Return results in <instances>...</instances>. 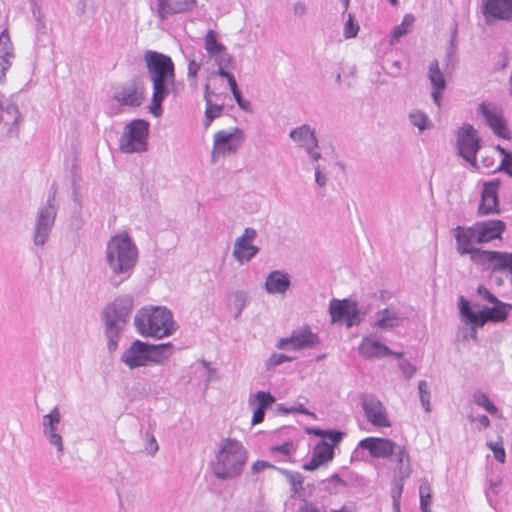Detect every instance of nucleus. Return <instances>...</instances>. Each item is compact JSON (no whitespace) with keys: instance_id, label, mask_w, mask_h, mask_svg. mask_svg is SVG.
<instances>
[{"instance_id":"1","label":"nucleus","mask_w":512,"mask_h":512,"mask_svg":"<svg viewBox=\"0 0 512 512\" xmlns=\"http://www.w3.org/2000/svg\"><path fill=\"white\" fill-rule=\"evenodd\" d=\"M144 60L153 88L149 110L158 117L162 113V102L174 86L175 65L170 56L152 50L145 52Z\"/></svg>"},{"instance_id":"49","label":"nucleus","mask_w":512,"mask_h":512,"mask_svg":"<svg viewBox=\"0 0 512 512\" xmlns=\"http://www.w3.org/2000/svg\"><path fill=\"white\" fill-rule=\"evenodd\" d=\"M292 360H294V358L290 357L286 354L274 353L269 357L267 366H268V368H272V367L282 364L283 362L292 361Z\"/></svg>"},{"instance_id":"48","label":"nucleus","mask_w":512,"mask_h":512,"mask_svg":"<svg viewBox=\"0 0 512 512\" xmlns=\"http://www.w3.org/2000/svg\"><path fill=\"white\" fill-rule=\"evenodd\" d=\"M359 31V26L354 22L353 16L350 14L344 26L345 38H354Z\"/></svg>"},{"instance_id":"51","label":"nucleus","mask_w":512,"mask_h":512,"mask_svg":"<svg viewBox=\"0 0 512 512\" xmlns=\"http://www.w3.org/2000/svg\"><path fill=\"white\" fill-rule=\"evenodd\" d=\"M477 292L483 299L492 304H498L501 302L486 287L482 285L477 288Z\"/></svg>"},{"instance_id":"25","label":"nucleus","mask_w":512,"mask_h":512,"mask_svg":"<svg viewBox=\"0 0 512 512\" xmlns=\"http://www.w3.org/2000/svg\"><path fill=\"white\" fill-rule=\"evenodd\" d=\"M232 66H233V63L232 64L221 63L220 68L218 70V74L227 80L230 90H231L238 106L241 109L248 111V110H250V106H251L250 102L247 100H244L242 98L241 92L238 88V85H237V82H236L234 76L227 71V69L232 68Z\"/></svg>"},{"instance_id":"63","label":"nucleus","mask_w":512,"mask_h":512,"mask_svg":"<svg viewBox=\"0 0 512 512\" xmlns=\"http://www.w3.org/2000/svg\"><path fill=\"white\" fill-rule=\"evenodd\" d=\"M390 3H391L393 6H397V5H398V0H390Z\"/></svg>"},{"instance_id":"39","label":"nucleus","mask_w":512,"mask_h":512,"mask_svg":"<svg viewBox=\"0 0 512 512\" xmlns=\"http://www.w3.org/2000/svg\"><path fill=\"white\" fill-rule=\"evenodd\" d=\"M295 452V447L292 442H285L278 446L271 447L272 454H281V461H289L292 454Z\"/></svg>"},{"instance_id":"5","label":"nucleus","mask_w":512,"mask_h":512,"mask_svg":"<svg viewBox=\"0 0 512 512\" xmlns=\"http://www.w3.org/2000/svg\"><path fill=\"white\" fill-rule=\"evenodd\" d=\"M244 139L245 134L238 127L217 131L213 136L212 160L216 161L222 156L237 152Z\"/></svg>"},{"instance_id":"32","label":"nucleus","mask_w":512,"mask_h":512,"mask_svg":"<svg viewBox=\"0 0 512 512\" xmlns=\"http://www.w3.org/2000/svg\"><path fill=\"white\" fill-rule=\"evenodd\" d=\"M402 318L400 315L389 308H386L378 313L377 326L381 328H392L398 326Z\"/></svg>"},{"instance_id":"2","label":"nucleus","mask_w":512,"mask_h":512,"mask_svg":"<svg viewBox=\"0 0 512 512\" xmlns=\"http://www.w3.org/2000/svg\"><path fill=\"white\" fill-rule=\"evenodd\" d=\"M248 460V453L242 443L233 438L224 439L219 445L211 470L215 477L230 480L239 476Z\"/></svg>"},{"instance_id":"35","label":"nucleus","mask_w":512,"mask_h":512,"mask_svg":"<svg viewBox=\"0 0 512 512\" xmlns=\"http://www.w3.org/2000/svg\"><path fill=\"white\" fill-rule=\"evenodd\" d=\"M420 509L422 512H431L432 504V488L427 480H423L419 487Z\"/></svg>"},{"instance_id":"52","label":"nucleus","mask_w":512,"mask_h":512,"mask_svg":"<svg viewBox=\"0 0 512 512\" xmlns=\"http://www.w3.org/2000/svg\"><path fill=\"white\" fill-rule=\"evenodd\" d=\"M49 435V441L52 445L56 446L59 451H62V438L55 431L47 432Z\"/></svg>"},{"instance_id":"59","label":"nucleus","mask_w":512,"mask_h":512,"mask_svg":"<svg viewBox=\"0 0 512 512\" xmlns=\"http://www.w3.org/2000/svg\"><path fill=\"white\" fill-rule=\"evenodd\" d=\"M477 421L479 422V424L484 427V428H487L489 425H490V420L489 418L486 416V415H481Z\"/></svg>"},{"instance_id":"26","label":"nucleus","mask_w":512,"mask_h":512,"mask_svg":"<svg viewBox=\"0 0 512 512\" xmlns=\"http://www.w3.org/2000/svg\"><path fill=\"white\" fill-rule=\"evenodd\" d=\"M479 317V326H483L487 322H503L508 317L507 303L494 304V307L480 311Z\"/></svg>"},{"instance_id":"19","label":"nucleus","mask_w":512,"mask_h":512,"mask_svg":"<svg viewBox=\"0 0 512 512\" xmlns=\"http://www.w3.org/2000/svg\"><path fill=\"white\" fill-rule=\"evenodd\" d=\"M204 48L210 58H214L220 68L221 63L232 64V59L226 47L217 40V33L209 30L204 37Z\"/></svg>"},{"instance_id":"41","label":"nucleus","mask_w":512,"mask_h":512,"mask_svg":"<svg viewBox=\"0 0 512 512\" xmlns=\"http://www.w3.org/2000/svg\"><path fill=\"white\" fill-rule=\"evenodd\" d=\"M60 422V414L57 408H54L49 414L43 418L45 432L56 431V425Z\"/></svg>"},{"instance_id":"36","label":"nucleus","mask_w":512,"mask_h":512,"mask_svg":"<svg viewBox=\"0 0 512 512\" xmlns=\"http://www.w3.org/2000/svg\"><path fill=\"white\" fill-rule=\"evenodd\" d=\"M275 402V398L268 392L259 391L255 393L249 399V404L251 406H255L256 408H261L263 410L271 407Z\"/></svg>"},{"instance_id":"56","label":"nucleus","mask_w":512,"mask_h":512,"mask_svg":"<svg viewBox=\"0 0 512 512\" xmlns=\"http://www.w3.org/2000/svg\"><path fill=\"white\" fill-rule=\"evenodd\" d=\"M269 467H272V465L264 460H257L253 465H252V470L254 472H260L266 468H269Z\"/></svg>"},{"instance_id":"31","label":"nucleus","mask_w":512,"mask_h":512,"mask_svg":"<svg viewBox=\"0 0 512 512\" xmlns=\"http://www.w3.org/2000/svg\"><path fill=\"white\" fill-rule=\"evenodd\" d=\"M494 250L477 249L470 255L473 264L482 270H493Z\"/></svg>"},{"instance_id":"47","label":"nucleus","mask_w":512,"mask_h":512,"mask_svg":"<svg viewBox=\"0 0 512 512\" xmlns=\"http://www.w3.org/2000/svg\"><path fill=\"white\" fill-rule=\"evenodd\" d=\"M487 445L493 451L494 457L500 463H504L505 462L506 453H505V450H504V447H503L502 440H500L499 442H496V443L490 442Z\"/></svg>"},{"instance_id":"50","label":"nucleus","mask_w":512,"mask_h":512,"mask_svg":"<svg viewBox=\"0 0 512 512\" xmlns=\"http://www.w3.org/2000/svg\"><path fill=\"white\" fill-rule=\"evenodd\" d=\"M313 433L318 436H323V437L328 438L334 444H337L342 437V433L337 432V431H327L326 432V431H322L320 429H315V430H313Z\"/></svg>"},{"instance_id":"46","label":"nucleus","mask_w":512,"mask_h":512,"mask_svg":"<svg viewBox=\"0 0 512 512\" xmlns=\"http://www.w3.org/2000/svg\"><path fill=\"white\" fill-rule=\"evenodd\" d=\"M475 402L477 405L483 407L490 414H496L498 412L497 407L485 394L478 395L475 399Z\"/></svg>"},{"instance_id":"27","label":"nucleus","mask_w":512,"mask_h":512,"mask_svg":"<svg viewBox=\"0 0 512 512\" xmlns=\"http://www.w3.org/2000/svg\"><path fill=\"white\" fill-rule=\"evenodd\" d=\"M289 286V276L285 273H281L280 271L271 272L265 282L267 292L272 294L283 293Z\"/></svg>"},{"instance_id":"23","label":"nucleus","mask_w":512,"mask_h":512,"mask_svg":"<svg viewBox=\"0 0 512 512\" xmlns=\"http://www.w3.org/2000/svg\"><path fill=\"white\" fill-rule=\"evenodd\" d=\"M290 137L298 142L301 146H304L308 152L312 155L315 161L320 158L319 153H314L312 151L313 147L317 146L314 132L310 129L309 126L303 125L290 133Z\"/></svg>"},{"instance_id":"22","label":"nucleus","mask_w":512,"mask_h":512,"mask_svg":"<svg viewBox=\"0 0 512 512\" xmlns=\"http://www.w3.org/2000/svg\"><path fill=\"white\" fill-rule=\"evenodd\" d=\"M428 78L432 84V98L437 106L441 104V96L443 91L446 88V82L444 78V74L439 68V64L437 61H433L430 63L428 68Z\"/></svg>"},{"instance_id":"61","label":"nucleus","mask_w":512,"mask_h":512,"mask_svg":"<svg viewBox=\"0 0 512 512\" xmlns=\"http://www.w3.org/2000/svg\"><path fill=\"white\" fill-rule=\"evenodd\" d=\"M149 452L154 453L158 449V445L156 443V440L154 437L151 438L150 444H149Z\"/></svg>"},{"instance_id":"40","label":"nucleus","mask_w":512,"mask_h":512,"mask_svg":"<svg viewBox=\"0 0 512 512\" xmlns=\"http://www.w3.org/2000/svg\"><path fill=\"white\" fill-rule=\"evenodd\" d=\"M223 111L222 105H217L212 103L210 99H206V109H205V117H206V126H209L211 122L220 117Z\"/></svg>"},{"instance_id":"21","label":"nucleus","mask_w":512,"mask_h":512,"mask_svg":"<svg viewBox=\"0 0 512 512\" xmlns=\"http://www.w3.org/2000/svg\"><path fill=\"white\" fill-rule=\"evenodd\" d=\"M484 16L490 19H511L512 0H486L484 5Z\"/></svg>"},{"instance_id":"33","label":"nucleus","mask_w":512,"mask_h":512,"mask_svg":"<svg viewBox=\"0 0 512 512\" xmlns=\"http://www.w3.org/2000/svg\"><path fill=\"white\" fill-rule=\"evenodd\" d=\"M396 458L400 477H409L411 473V463L410 456L405 446L398 447Z\"/></svg>"},{"instance_id":"10","label":"nucleus","mask_w":512,"mask_h":512,"mask_svg":"<svg viewBox=\"0 0 512 512\" xmlns=\"http://www.w3.org/2000/svg\"><path fill=\"white\" fill-rule=\"evenodd\" d=\"M113 98L121 106L138 107L145 99L144 85L140 79L134 78L118 86Z\"/></svg>"},{"instance_id":"12","label":"nucleus","mask_w":512,"mask_h":512,"mask_svg":"<svg viewBox=\"0 0 512 512\" xmlns=\"http://www.w3.org/2000/svg\"><path fill=\"white\" fill-rule=\"evenodd\" d=\"M362 407L369 423L373 426L388 428L391 426L386 409L381 401L373 396H362Z\"/></svg>"},{"instance_id":"7","label":"nucleus","mask_w":512,"mask_h":512,"mask_svg":"<svg viewBox=\"0 0 512 512\" xmlns=\"http://www.w3.org/2000/svg\"><path fill=\"white\" fill-rule=\"evenodd\" d=\"M478 112L495 135L503 139L511 138L503 110L499 106L492 102H482Z\"/></svg>"},{"instance_id":"18","label":"nucleus","mask_w":512,"mask_h":512,"mask_svg":"<svg viewBox=\"0 0 512 512\" xmlns=\"http://www.w3.org/2000/svg\"><path fill=\"white\" fill-rule=\"evenodd\" d=\"M474 228L478 236L477 243H488L500 239L506 225L502 220H489L476 222Z\"/></svg>"},{"instance_id":"38","label":"nucleus","mask_w":512,"mask_h":512,"mask_svg":"<svg viewBox=\"0 0 512 512\" xmlns=\"http://www.w3.org/2000/svg\"><path fill=\"white\" fill-rule=\"evenodd\" d=\"M460 313L463 317L467 318L471 324L479 326V312L475 313L471 310L470 304L464 297L460 298Z\"/></svg>"},{"instance_id":"14","label":"nucleus","mask_w":512,"mask_h":512,"mask_svg":"<svg viewBox=\"0 0 512 512\" xmlns=\"http://www.w3.org/2000/svg\"><path fill=\"white\" fill-rule=\"evenodd\" d=\"M359 447L367 450L373 458L386 459L394 454L397 445L388 438L366 437L359 442Z\"/></svg>"},{"instance_id":"24","label":"nucleus","mask_w":512,"mask_h":512,"mask_svg":"<svg viewBox=\"0 0 512 512\" xmlns=\"http://www.w3.org/2000/svg\"><path fill=\"white\" fill-rule=\"evenodd\" d=\"M359 353L364 358H378L388 354H394L397 357H401V353H392L388 347L381 344L373 338H365L359 346Z\"/></svg>"},{"instance_id":"13","label":"nucleus","mask_w":512,"mask_h":512,"mask_svg":"<svg viewBox=\"0 0 512 512\" xmlns=\"http://www.w3.org/2000/svg\"><path fill=\"white\" fill-rule=\"evenodd\" d=\"M499 180L485 182L481 193V202L478 207V214L482 216L498 214L500 212L498 191Z\"/></svg>"},{"instance_id":"64","label":"nucleus","mask_w":512,"mask_h":512,"mask_svg":"<svg viewBox=\"0 0 512 512\" xmlns=\"http://www.w3.org/2000/svg\"><path fill=\"white\" fill-rule=\"evenodd\" d=\"M331 512H349V511H347L346 509H340V510H334V511H331Z\"/></svg>"},{"instance_id":"30","label":"nucleus","mask_w":512,"mask_h":512,"mask_svg":"<svg viewBox=\"0 0 512 512\" xmlns=\"http://www.w3.org/2000/svg\"><path fill=\"white\" fill-rule=\"evenodd\" d=\"M173 346L171 343H163L159 345H149L148 356L149 365L159 364L167 360L172 354Z\"/></svg>"},{"instance_id":"54","label":"nucleus","mask_w":512,"mask_h":512,"mask_svg":"<svg viewBox=\"0 0 512 512\" xmlns=\"http://www.w3.org/2000/svg\"><path fill=\"white\" fill-rule=\"evenodd\" d=\"M265 416V410L261 408H256L253 417H252V425H257L263 422Z\"/></svg>"},{"instance_id":"11","label":"nucleus","mask_w":512,"mask_h":512,"mask_svg":"<svg viewBox=\"0 0 512 512\" xmlns=\"http://www.w3.org/2000/svg\"><path fill=\"white\" fill-rule=\"evenodd\" d=\"M329 312L333 323H344L347 327L359 323L357 305L353 301L333 299L329 305Z\"/></svg>"},{"instance_id":"6","label":"nucleus","mask_w":512,"mask_h":512,"mask_svg":"<svg viewBox=\"0 0 512 512\" xmlns=\"http://www.w3.org/2000/svg\"><path fill=\"white\" fill-rule=\"evenodd\" d=\"M148 123L145 120H134L125 127L120 148L123 152H141L146 149Z\"/></svg>"},{"instance_id":"60","label":"nucleus","mask_w":512,"mask_h":512,"mask_svg":"<svg viewBox=\"0 0 512 512\" xmlns=\"http://www.w3.org/2000/svg\"><path fill=\"white\" fill-rule=\"evenodd\" d=\"M298 512H319V510L311 505H305Z\"/></svg>"},{"instance_id":"34","label":"nucleus","mask_w":512,"mask_h":512,"mask_svg":"<svg viewBox=\"0 0 512 512\" xmlns=\"http://www.w3.org/2000/svg\"><path fill=\"white\" fill-rule=\"evenodd\" d=\"M415 18L411 14H406L400 25L396 26L391 33V43L398 41L402 36L406 35L412 28Z\"/></svg>"},{"instance_id":"28","label":"nucleus","mask_w":512,"mask_h":512,"mask_svg":"<svg viewBox=\"0 0 512 512\" xmlns=\"http://www.w3.org/2000/svg\"><path fill=\"white\" fill-rule=\"evenodd\" d=\"M189 8L188 0H158L157 13L160 18L183 12Z\"/></svg>"},{"instance_id":"43","label":"nucleus","mask_w":512,"mask_h":512,"mask_svg":"<svg viewBox=\"0 0 512 512\" xmlns=\"http://www.w3.org/2000/svg\"><path fill=\"white\" fill-rule=\"evenodd\" d=\"M418 389L420 393V400L427 412L431 410L430 407V391L428 389V384L426 381H420L418 384Z\"/></svg>"},{"instance_id":"62","label":"nucleus","mask_w":512,"mask_h":512,"mask_svg":"<svg viewBox=\"0 0 512 512\" xmlns=\"http://www.w3.org/2000/svg\"><path fill=\"white\" fill-rule=\"evenodd\" d=\"M316 181H317V183H319V185H321V186L324 185V179H322V177L320 176L319 171L316 172Z\"/></svg>"},{"instance_id":"20","label":"nucleus","mask_w":512,"mask_h":512,"mask_svg":"<svg viewBox=\"0 0 512 512\" xmlns=\"http://www.w3.org/2000/svg\"><path fill=\"white\" fill-rule=\"evenodd\" d=\"M334 443H328L321 441L317 443L313 449L312 458L310 461L303 465V469L306 471H314L323 464L331 461L334 457Z\"/></svg>"},{"instance_id":"55","label":"nucleus","mask_w":512,"mask_h":512,"mask_svg":"<svg viewBox=\"0 0 512 512\" xmlns=\"http://www.w3.org/2000/svg\"><path fill=\"white\" fill-rule=\"evenodd\" d=\"M10 65V62L6 57H0V81L5 78L6 71Z\"/></svg>"},{"instance_id":"15","label":"nucleus","mask_w":512,"mask_h":512,"mask_svg":"<svg viewBox=\"0 0 512 512\" xmlns=\"http://www.w3.org/2000/svg\"><path fill=\"white\" fill-rule=\"evenodd\" d=\"M454 236L456 240V250L460 255H471L478 248L475 246L477 243V233L474 225L471 227L457 226L454 229Z\"/></svg>"},{"instance_id":"57","label":"nucleus","mask_w":512,"mask_h":512,"mask_svg":"<svg viewBox=\"0 0 512 512\" xmlns=\"http://www.w3.org/2000/svg\"><path fill=\"white\" fill-rule=\"evenodd\" d=\"M401 369L407 377H411L415 372V367L408 362L402 363Z\"/></svg>"},{"instance_id":"53","label":"nucleus","mask_w":512,"mask_h":512,"mask_svg":"<svg viewBox=\"0 0 512 512\" xmlns=\"http://www.w3.org/2000/svg\"><path fill=\"white\" fill-rule=\"evenodd\" d=\"M200 70V64L195 60H190L188 63V77L195 79Z\"/></svg>"},{"instance_id":"29","label":"nucleus","mask_w":512,"mask_h":512,"mask_svg":"<svg viewBox=\"0 0 512 512\" xmlns=\"http://www.w3.org/2000/svg\"><path fill=\"white\" fill-rule=\"evenodd\" d=\"M54 221V215L52 211L42 212L39 215V219L36 225L35 242L36 244L43 245L48 234V229Z\"/></svg>"},{"instance_id":"9","label":"nucleus","mask_w":512,"mask_h":512,"mask_svg":"<svg viewBox=\"0 0 512 512\" xmlns=\"http://www.w3.org/2000/svg\"><path fill=\"white\" fill-rule=\"evenodd\" d=\"M319 342L317 334L306 325L294 330L289 337L278 340L276 347L283 350L298 351L301 349L313 348Z\"/></svg>"},{"instance_id":"58","label":"nucleus","mask_w":512,"mask_h":512,"mask_svg":"<svg viewBox=\"0 0 512 512\" xmlns=\"http://www.w3.org/2000/svg\"><path fill=\"white\" fill-rule=\"evenodd\" d=\"M10 42V36L7 29L3 30L0 34V44L6 45Z\"/></svg>"},{"instance_id":"3","label":"nucleus","mask_w":512,"mask_h":512,"mask_svg":"<svg viewBox=\"0 0 512 512\" xmlns=\"http://www.w3.org/2000/svg\"><path fill=\"white\" fill-rule=\"evenodd\" d=\"M171 312L166 308H144L135 317V325L143 336L163 338L175 330Z\"/></svg>"},{"instance_id":"8","label":"nucleus","mask_w":512,"mask_h":512,"mask_svg":"<svg viewBox=\"0 0 512 512\" xmlns=\"http://www.w3.org/2000/svg\"><path fill=\"white\" fill-rule=\"evenodd\" d=\"M457 148L459 154L471 165H476V155L480 149L478 131L470 124H464L457 133Z\"/></svg>"},{"instance_id":"44","label":"nucleus","mask_w":512,"mask_h":512,"mask_svg":"<svg viewBox=\"0 0 512 512\" xmlns=\"http://www.w3.org/2000/svg\"><path fill=\"white\" fill-rule=\"evenodd\" d=\"M283 473L294 491H298L302 488L304 478L300 473L289 471H283Z\"/></svg>"},{"instance_id":"4","label":"nucleus","mask_w":512,"mask_h":512,"mask_svg":"<svg viewBox=\"0 0 512 512\" xmlns=\"http://www.w3.org/2000/svg\"><path fill=\"white\" fill-rule=\"evenodd\" d=\"M137 250L126 232L113 236L107 244V261L116 273L130 270L136 263Z\"/></svg>"},{"instance_id":"16","label":"nucleus","mask_w":512,"mask_h":512,"mask_svg":"<svg viewBox=\"0 0 512 512\" xmlns=\"http://www.w3.org/2000/svg\"><path fill=\"white\" fill-rule=\"evenodd\" d=\"M148 350L149 344L136 340L127 350H125L122 356V361L131 369L140 366H147L149 365Z\"/></svg>"},{"instance_id":"42","label":"nucleus","mask_w":512,"mask_h":512,"mask_svg":"<svg viewBox=\"0 0 512 512\" xmlns=\"http://www.w3.org/2000/svg\"><path fill=\"white\" fill-rule=\"evenodd\" d=\"M496 149L501 153L503 159L499 166V169L505 171L508 175L512 176V154L506 149L498 145Z\"/></svg>"},{"instance_id":"45","label":"nucleus","mask_w":512,"mask_h":512,"mask_svg":"<svg viewBox=\"0 0 512 512\" xmlns=\"http://www.w3.org/2000/svg\"><path fill=\"white\" fill-rule=\"evenodd\" d=\"M410 120L420 131H423L428 125V118L426 114L420 111L411 113Z\"/></svg>"},{"instance_id":"37","label":"nucleus","mask_w":512,"mask_h":512,"mask_svg":"<svg viewBox=\"0 0 512 512\" xmlns=\"http://www.w3.org/2000/svg\"><path fill=\"white\" fill-rule=\"evenodd\" d=\"M19 111L15 106H8L3 108L0 104V123L15 124L19 119Z\"/></svg>"},{"instance_id":"17","label":"nucleus","mask_w":512,"mask_h":512,"mask_svg":"<svg viewBox=\"0 0 512 512\" xmlns=\"http://www.w3.org/2000/svg\"><path fill=\"white\" fill-rule=\"evenodd\" d=\"M256 237V231L246 228L243 235L235 242L233 255L241 263L249 261L258 251V248L252 245Z\"/></svg>"}]
</instances>
